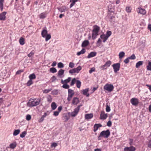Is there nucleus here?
Listing matches in <instances>:
<instances>
[{
    "label": "nucleus",
    "mask_w": 151,
    "mask_h": 151,
    "mask_svg": "<svg viewBox=\"0 0 151 151\" xmlns=\"http://www.w3.org/2000/svg\"><path fill=\"white\" fill-rule=\"evenodd\" d=\"M58 93V90L55 89L53 90L52 91V93L53 95H56Z\"/></svg>",
    "instance_id": "5fc2aeb1"
},
{
    "label": "nucleus",
    "mask_w": 151,
    "mask_h": 151,
    "mask_svg": "<svg viewBox=\"0 0 151 151\" xmlns=\"http://www.w3.org/2000/svg\"><path fill=\"white\" fill-rule=\"evenodd\" d=\"M45 37H46L45 41H47L48 40H50L51 38V35L50 34H47V35H46Z\"/></svg>",
    "instance_id": "09e8293b"
},
{
    "label": "nucleus",
    "mask_w": 151,
    "mask_h": 151,
    "mask_svg": "<svg viewBox=\"0 0 151 151\" xmlns=\"http://www.w3.org/2000/svg\"><path fill=\"white\" fill-rule=\"evenodd\" d=\"M62 87L65 89H68L69 88V85L66 83H64Z\"/></svg>",
    "instance_id": "a18cd8bd"
},
{
    "label": "nucleus",
    "mask_w": 151,
    "mask_h": 151,
    "mask_svg": "<svg viewBox=\"0 0 151 151\" xmlns=\"http://www.w3.org/2000/svg\"><path fill=\"white\" fill-rule=\"evenodd\" d=\"M71 79V78L70 77H68L67 79L65 80L64 81L62 80L61 83L63 84H64V83L67 84L70 81Z\"/></svg>",
    "instance_id": "aec40b11"
},
{
    "label": "nucleus",
    "mask_w": 151,
    "mask_h": 151,
    "mask_svg": "<svg viewBox=\"0 0 151 151\" xmlns=\"http://www.w3.org/2000/svg\"><path fill=\"white\" fill-rule=\"evenodd\" d=\"M64 70L63 69H60L58 72V75L59 76H61L64 74Z\"/></svg>",
    "instance_id": "bb28decb"
},
{
    "label": "nucleus",
    "mask_w": 151,
    "mask_h": 151,
    "mask_svg": "<svg viewBox=\"0 0 151 151\" xmlns=\"http://www.w3.org/2000/svg\"><path fill=\"white\" fill-rule=\"evenodd\" d=\"M131 10L132 8L130 6H127L126 7V11L127 12H131Z\"/></svg>",
    "instance_id": "37998d69"
},
{
    "label": "nucleus",
    "mask_w": 151,
    "mask_h": 151,
    "mask_svg": "<svg viewBox=\"0 0 151 151\" xmlns=\"http://www.w3.org/2000/svg\"><path fill=\"white\" fill-rule=\"evenodd\" d=\"M120 66V64L119 63L114 64V71L115 73L117 72L119 70Z\"/></svg>",
    "instance_id": "1a4fd4ad"
},
{
    "label": "nucleus",
    "mask_w": 151,
    "mask_h": 151,
    "mask_svg": "<svg viewBox=\"0 0 151 151\" xmlns=\"http://www.w3.org/2000/svg\"><path fill=\"white\" fill-rule=\"evenodd\" d=\"M68 96L67 98V100L68 101H70L74 95V93L73 91L71 89L68 90Z\"/></svg>",
    "instance_id": "39448f33"
},
{
    "label": "nucleus",
    "mask_w": 151,
    "mask_h": 151,
    "mask_svg": "<svg viewBox=\"0 0 151 151\" xmlns=\"http://www.w3.org/2000/svg\"><path fill=\"white\" fill-rule=\"evenodd\" d=\"M129 59L134 60L136 58V57L134 54H133L131 56L128 57Z\"/></svg>",
    "instance_id": "3c124183"
},
{
    "label": "nucleus",
    "mask_w": 151,
    "mask_h": 151,
    "mask_svg": "<svg viewBox=\"0 0 151 151\" xmlns=\"http://www.w3.org/2000/svg\"><path fill=\"white\" fill-rule=\"evenodd\" d=\"M51 90V89H45L44 90L43 93H47L49 92Z\"/></svg>",
    "instance_id": "bf43d9fd"
},
{
    "label": "nucleus",
    "mask_w": 151,
    "mask_h": 151,
    "mask_svg": "<svg viewBox=\"0 0 151 151\" xmlns=\"http://www.w3.org/2000/svg\"><path fill=\"white\" fill-rule=\"evenodd\" d=\"M113 6H112L111 5V4H109L108 6V17H110V22H112V19H113V16L111 15V13H113Z\"/></svg>",
    "instance_id": "7ed1b4c3"
},
{
    "label": "nucleus",
    "mask_w": 151,
    "mask_h": 151,
    "mask_svg": "<svg viewBox=\"0 0 151 151\" xmlns=\"http://www.w3.org/2000/svg\"><path fill=\"white\" fill-rule=\"evenodd\" d=\"M52 99L51 96L49 95L47 97V101L49 102L50 103L52 101Z\"/></svg>",
    "instance_id": "79ce46f5"
},
{
    "label": "nucleus",
    "mask_w": 151,
    "mask_h": 151,
    "mask_svg": "<svg viewBox=\"0 0 151 151\" xmlns=\"http://www.w3.org/2000/svg\"><path fill=\"white\" fill-rule=\"evenodd\" d=\"M34 54V53L33 52H31L29 53L28 54V56L29 57H31Z\"/></svg>",
    "instance_id": "69168bd1"
},
{
    "label": "nucleus",
    "mask_w": 151,
    "mask_h": 151,
    "mask_svg": "<svg viewBox=\"0 0 151 151\" xmlns=\"http://www.w3.org/2000/svg\"><path fill=\"white\" fill-rule=\"evenodd\" d=\"M69 72V73L70 74H73L75 73L74 69L70 70Z\"/></svg>",
    "instance_id": "0e129e2a"
},
{
    "label": "nucleus",
    "mask_w": 151,
    "mask_h": 151,
    "mask_svg": "<svg viewBox=\"0 0 151 151\" xmlns=\"http://www.w3.org/2000/svg\"><path fill=\"white\" fill-rule=\"evenodd\" d=\"M93 115L92 114H87L85 115V118L86 119H88L92 118Z\"/></svg>",
    "instance_id": "f3484780"
},
{
    "label": "nucleus",
    "mask_w": 151,
    "mask_h": 151,
    "mask_svg": "<svg viewBox=\"0 0 151 151\" xmlns=\"http://www.w3.org/2000/svg\"><path fill=\"white\" fill-rule=\"evenodd\" d=\"M19 42L20 45H24V39L22 37L20 38L19 40Z\"/></svg>",
    "instance_id": "c9c22d12"
},
{
    "label": "nucleus",
    "mask_w": 151,
    "mask_h": 151,
    "mask_svg": "<svg viewBox=\"0 0 151 151\" xmlns=\"http://www.w3.org/2000/svg\"><path fill=\"white\" fill-rule=\"evenodd\" d=\"M57 105L56 103L55 102L52 103L51 105L52 109L53 110L55 109L57 107Z\"/></svg>",
    "instance_id": "7c9ffc66"
},
{
    "label": "nucleus",
    "mask_w": 151,
    "mask_h": 151,
    "mask_svg": "<svg viewBox=\"0 0 151 151\" xmlns=\"http://www.w3.org/2000/svg\"><path fill=\"white\" fill-rule=\"evenodd\" d=\"M40 101L36 99H31L27 103V105L30 107L36 106L39 105Z\"/></svg>",
    "instance_id": "f257e3e1"
},
{
    "label": "nucleus",
    "mask_w": 151,
    "mask_h": 151,
    "mask_svg": "<svg viewBox=\"0 0 151 151\" xmlns=\"http://www.w3.org/2000/svg\"><path fill=\"white\" fill-rule=\"evenodd\" d=\"M69 67L72 68L74 66V63L73 62H70V63L69 65Z\"/></svg>",
    "instance_id": "603ef678"
},
{
    "label": "nucleus",
    "mask_w": 151,
    "mask_h": 151,
    "mask_svg": "<svg viewBox=\"0 0 151 151\" xmlns=\"http://www.w3.org/2000/svg\"><path fill=\"white\" fill-rule=\"evenodd\" d=\"M89 44V42L87 40H84L82 43L81 46L82 47H84L88 46Z\"/></svg>",
    "instance_id": "412c9836"
},
{
    "label": "nucleus",
    "mask_w": 151,
    "mask_h": 151,
    "mask_svg": "<svg viewBox=\"0 0 151 151\" xmlns=\"http://www.w3.org/2000/svg\"><path fill=\"white\" fill-rule=\"evenodd\" d=\"M29 78L30 80H32L35 79L36 78V76L34 73H32L29 76Z\"/></svg>",
    "instance_id": "72a5a7b5"
},
{
    "label": "nucleus",
    "mask_w": 151,
    "mask_h": 151,
    "mask_svg": "<svg viewBox=\"0 0 151 151\" xmlns=\"http://www.w3.org/2000/svg\"><path fill=\"white\" fill-rule=\"evenodd\" d=\"M59 112L58 111H55L54 112L53 115L55 116H57L59 114Z\"/></svg>",
    "instance_id": "338daca9"
},
{
    "label": "nucleus",
    "mask_w": 151,
    "mask_h": 151,
    "mask_svg": "<svg viewBox=\"0 0 151 151\" xmlns=\"http://www.w3.org/2000/svg\"><path fill=\"white\" fill-rule=\"evenodd\" d=\"M50 71L52 73H54L57 72V70L55 68L52 67L50 68Z\"/></svg>",
    "instance_id": "e433bc0d"
},
{
    "label": "nucleus",
    "mask_w": 151,
    "mask_h": 151,
    "mask_svg": "<svg viewBox=\"0 0 151 151\" xmlns=\"http://www.w3.org/2000/svg\"><path fill=\"white\" fill-rule=\"evenodd\" d=\"M4 0H0V8L1 11H2L3 8V3Z\"/></svg>",
    "instance_id": "c756f323"
},
{
    "label": "nucleus",
    "mask_w": 151,
    "mask_h": 151,
    "mask_svg": "<svg viewBox=\"0 0 151 151\" xmlns=\"http://www.w3.org/2000/svg\"><path fill=\"white\" fill-rule=\"evenodd\" d=\"M125 56V53L124 52H120L119 54V59H122Z\"/></svg>",
    "instance_id": "2f4dec72"
},
{
    "label": "nucleus",
    "mask_w": 151,
    "mask_h": 151,
    "mask_svg": "<svg viewBox=\"0 0 151 151\" xmlns=\"http://www.w3.org/2000/svg\"><path fill=\"white\" fill-rule=\"evenodd\" d=\"M56 79V77L55 76H53L52 78V82H54Z\"/></svg>",
    "instance_id": "774afa93"
},
{
    "label": "nucleus",
    "mask_w": 151,
    "mask_h": 151,
    "mask_svg": "<svg viewBox=\"0 0 151 151\" xmlns=\"http://www.w3.org/2000/svg\"><path fill=\"white\" fill-rule=\"evenodd\" d=\"M143 62L142 61H139L137 62L136 65V67L138 68L139 66L142 65L143 63Z\"/></svg>",
    "instance_id": "a878e982"
},
{
    "label": "nucleus",
    "mask_w": 151,
    "mask_h": 151,
    "mask_svg": "<svg viewBox=\"0 0 151 151\" xmlns=\"http://www.w3.org/2000/svg\"><path fill=\"white\" fill-rule=\"evenodd\" d=\"M33 81L32 80H30L27 83V86H29L33 84Z\"/></svg>",
    "instance_id": "de8ad7c7"
},
{
    "label": "nucleus",
    "mask_w": 151,
    "mask_h": 151,
    "mask_svg": "<svg viewBox=\"0 0 151 151\" xmlns=\"http://www.w3.org/2000/svg\"><path fill=\"white\" fill-rule=\"evenodd\" d=\"M110 111V107L108 105H106V111L107 112H109Z\"/></svg>",
    "instance_id": "680f3d73"
},
{
    "label": "nucleus",
    "mask_w": 151,
    "mask_h": 151,
    "mask_svg": "<svg viewBox=\"0 0 151 151\" xmlns=\"http://www.w3.org/2000/svg\"><path fill=\"white\" fill-rule=\"evenodd\" d=\"M130 101L132 104L134 106H137L139 103V101L137 99L135 98H132Z\"/></svg>",
    "instance_id": "6e6552de"
},
{
    "label": "nucleus",
    "mask_w": 151,
    "mask_h": 151,
    "mask_svg": "<svg viewBox=\"0 0 151 151\" xmlns=\"http://www.w3.org/2000/svg\"><path fill=\"white\" fill-rule=\"evenodd\" d=\"M136 150L135 147L131 146L129 147H125L124 149V151H135Z\"/></svg>",
    "instance_id": "9d476101"
},
{
    "label": "nucleus",
    "mask_w": 151,
    "mask_h": 151,
    "mask_svg": "<svg viewBox=\"0 0 151 151\" xmlns=\"http://www.w3.org/2000/svg\"><path fill=\"white\" fill-rule=\"evenodd\" d=\"M101 135H102V137H104L105 138H107L110 135V132L109 130L103 131L101 132Z\"/></svg>",
    "instance_id": "423d86ee"
},
{
    "label": "nucleus",
    "mask_w": 151,
    "mask_h": 151,
    "mask_svg": "<svg viewBox=\"0 0 151 151\" xmlns=\"http://www.w3.org/2000/svg\"><path fill=\"white\" fill-rule=\"evenodd\" d=\"M100 37L102 39H103V42H105L108 38L104 34L101 35L100 36Z\"/></svg>",
    "instance_id": "b1692460"
},
{
    "label": "nucleus",
    "mask_w": 151,
    "mask_h": 151,
    "mask_svg": "<svg viewBox=\"0 0 151 151\" xmlns=\"http://www.w3.org/2000/svg\"><path fill=\"white\" fill-rule=\"evenodd\" d=\"M27 132L25 131H24L21 134H20V137L22 138H23L25 136Z\"/></svg>",
    "instance_id": "49530a36"
},
{
    "label": "nucleus",
    "mask_w": 151,
    "mask_h": 151,
    "mask_svg": "<svg viewBox=\"0 0 151 151\" xmlns=\"http://www.w3.org/2000/svg\"><path fill=\"white\" fill-rule=\"evenodd\" d=\"M57 9L60 12H65L66 9V7L65 6H63L61 7H58Z\"/></svg>",
    "instance_id": "6ab92c4d"
},
{
    "label": "nucleus",
    "mask_w": 151,
    "mask_h": 151,
    "mask_svg": "<svg viewBox=\"0 0 151 151\" xmlns=\"http://www.w3.org/2000/svg\"><path fill=\"white\" fill-rule=\"evenodd\" d=\"M100 37L102 39H103V42H105L108 38L104 34L101 35L100 36Z\"/></svg>",
    "instance_id": "393cba45"
},
{
    "label": "nucleus",
    "mask_w": 151,
    "mask_h": 151,
    "mask_svg": "<svg viewBox=\"0 0 151 151\" xmlns=\"http://www.w3.org/2000/svg\"><path fill=\"white\" fill-rule=\"evenodd\" d=\"M102 127V125L100 124H96L93 126V131L96 132L98 130L99 128Z\"/></svg>",
    "instance_id": "4468645a"
},
{
    "label": "nucleus",
    "mask_w": 151,
    "mask_h": 151,
    "mask_svg": "<svg viewBox=\"0 0 151 151\" xmlns=\"http://www.w3.org/2000/svg\"><path fill=\"white\" fill-rule=\"evenodd\" d=\"M85 52V49L84 48H83L80 51L78 52L77 53V55H79L81 54H83Z\"/></svg>",
    "instance_id": "473e14b6"
},
{
    "label": "nucleus",
    "mask_w": 151,
    "mask_h": 151,
    "mask_svg": "<svg viewBox=\"0 0 151 151\" xmlns=\"http://www.w3.org/2000/svg\"><path fill=\"white\" fill-rule=\"evenodd\" d=\"M111 64V62L110 61H108L106 62L105 64L103 66H102L101 68L103 70L106 69V68L109 67Z\"/></svg>",
    "instance_id": "f8f14e48"
},
{
    "label": "nucleus",
    "mask_w": 151,
    "mask_h": 151,
    "mask_svg": "<svg viewBox=\"0 0 151 151\" xmlns=\"http://www.w3.org/2000/svg\"><path fill=\"white\" fill-rule=\"evenodd\" d=\"M95 70V68L94 67L92 68H91L90 70H89V73H91L93 72Z\"/></svg>",
    "instance_id": "4d7b16f0"
},
{
    "label": "nucleus",
    "mask_w": 151,
    "mask_h": 151,
    "mask_svg": "<svg viewBox=\"0 0 151 151\" xmlns=\"http://www.w3.org/2000/svg\"><path fill=\"white\" fill-rule=\"evenodd\" d=\"M77 80L75 78H74L72 80L70 83V85L71 86H73L75 83L76 82Z\"/></svg>",
    "instance_id": "a19ab883"
},
{
    "label": "nucleus",
    "mask_w": 151,
    "mask_h": 151,
    "mask_svg": "<svg viewBox=\"0 0 151 151\" xmlns=\"http://www.w3.org/2000/svg\"><path fill=\"white\" fill-rule=\"evenodd\" d=\"M20 132V130L19 129L15 130L13 132V135L16 136L19 134Z\"/></svg>",
    "instance_id": "4c0bfd02"
},
{
    "label": "nucleus",
    "mask_w": 151,
    "mask_h": 151,
    "mask_svg": "<svg viewBox=\"0 0 151 151\" xmlns=\"http://www.w3.org/2000/svg\"><path fill=\"white\" fill-rule=\"evenodd\" d=\"M129 144L130 146H132L133 144V140L132 139H129Z\"/></svg>",
    "instance_id": "052dcab7"
},
{
    "label": "nucleus",
    "mask_w": 151,
    "mask_h": 151,
    "mask_svg": "<svg viewBox=\"0 0 151 151\" xmlns=\"http://www.w3.org/2000/svg\"><path fill=\"white\" fill-rule=\"evenodd\" d=\"M69 119V117L68 116L66 115L63 116V120L65 122H67Z\"/></svg>",
    "instance_id": "f704fd0d"
},
{
    "label": "nucleus",
    "mask_w": 151,
    "mask_h": 151,
    "mask_svg": "<svg viewBox=\"0 0 151 151\" xmlns=\"http://www.w3.org/2000/svg\"><path fill=\"white\" fill-rule=\"evenodd\" d=\"M79 111L77 109L75 108L74 111L72 112L71 114V115L72 117H75L76 116V115L78 114Z\"/></svg>",
    "instance_id": "a211bd4d"
},
{
    "label": "nucleus",
    "mask_w": 151,
    "mask_h": 151,
    "mask_svg": "<svg viewBox=\"0 0 151 151\" xmlns=\"http://www.w3.org/2000/svg\"><path fill=\"white\" fill-rule=\"evenodd\" d=\"M31 116L29 114H28L26 116V119L28 121L30 120L31 119Z\"/></svg>",
    "instance_id": "6e6d98bb"
},
{
    "label": "nucleus",
    "mask_w": 151,
    "mask_h": 151,
    "mask_svg": "<svg viewBox=\"0 0 151 151\" xmlns=\"http://www.w3.org/2000/svg\"><path fill=\"white\" fill-rule=\"evenodd\" d=\"M58 67L59 68H62L64 67V65L62 63L60 62L58 64Z\"/></svg>",
    "instance_id": "8fccbe9b"
},
{
    "label": "nucleus",
    "mask_w": 151,
    "mask_h": 151,
    "mask_svg": "<svg viewBox=\"0 0 151 151\" xmlns=\"http://www.w3.org/2000/svg\"><path fill=\"white\" fill-rule=\"evenodd\" d=\"M146 68L147 70L151 71V62L150 61H148V65Z\"/></svg>",
    "instance_id": "c85d7f7f"
},
{
    "label": "nucleus",
    "mask_w": 151,
    "mask_h": 151,
    "mask_svg": "<svg viewBox=\"0 0 151 151\" xmlns=\"http://www.w3.org/2000/svg\"><path fill=\"white\" fill-rule=\"evenodd\" d=\"M104 90L110 92L113 89V86L112 84H107L104 86Z\"/></svg>",
    "instance_id": "20e7f679"
},
{
    "label": "nucleus",
    "mask_w": 151,
    "mask_h": 151,
    "mask_svg": "<svg viewBox=\"0 0 151 151\" xmlns=\"http://www.w3.org/2000/svg\"><path fill=\"white\" fill-rule=\"evenodd\" d=\"M129 58L128 57V58H127L126 59L124 60V62L126 63V64H127L129 62Z\"/></svg>",
    "instance_id": "13d9d810"
},
{
    "label": "nucleus",
    "mask_w": 151,
    "mask_h": 151,
    "mask_svg": "<svg viewBox=\"0 0 151 151\" xmlns=\"http://www.w3.org/2000/svg\"><path fill=\"white\" fill-rule=\"evenodd\" d=\"M137 9L138 10H137V12L139 14L143 15H145L146 14V11L145 9L141 7H138Z\"/></svg>",
    "instance_id": "0eeeda50"
},
{
    "label": "nucleus",
    "mask_w": 151,
    "mask_h": 151,
    "mask_svg": "<svg viewBox=\"0 0 151 151\" xmlns=\"http://www.w3.org/2000/svg\"><path fill=\"white\" fill-rule=\"evenodd\" d=\"M81 85V82L79 80H77L76 81V86L78 88H80Z\"/></svg>",
    "instance_id": "58836bf2"
},
{
    "label": "nucleus",
    "mask_w": 151,
    "mask_h": 151,
    "mask_svg": "<svg viewBox=\"0 0 151 151\" xmlns=\"http://www.w3.org/2000/svg\"><path fill=\"white\" fill-rule=\"evenodd\" d=\"M57 145H58V144L57 143H55V142H54V143H52V144L51 145V147H55L57 146Z\"/></svg>",
    "instance_id": "e2e57ef3"
},
{
    "label": "nucleus",
    "mask_w": 151,
    "mask_h": 151,
    "mask_svg": "<svg viewBox=\"0 0 151 151\" xmlns=\"http://www.w3.org/2000/svg\"><path fill=\"white\" fill-rule=\"evenodd\" d=\"M111 34V32L110 31H107L105 35L108 38Z\"/></svg>",
    "instance_id": "c03bdc74"
},
{
    "label": "nucleus",
    "mask_w": 151,
    "mask_h": 151,
    "mask_svg": "<svg viewBox=\"0 0 151 151\" xmlns=\"http://www.w3.org/2000/svg\"><path fill=\"white\" fill-rule=\"evenodd\" d=\"M100 27L96 25L92 30V38L93 40L95 39L97 36L100 30Z\"/></svg>",
    "instance_id": "f03ea898"
},
{
    "label": "nucleus",
    "mask_w": 151,
    "mask_h": 151,
    "mask_svg": "<svg viewBox=\"0 0 151 151\" xmlns=\"http://www.w3.org/2000/svg\"><path fill=\"white\" fill-rule=\"evenodd\" d=\"M46 17V15L43 13H41L40 15V18L41 19H44Z\"/></svg>",
    "instance_id": "864d4df0"
},
{
    "label": "nucleus",
    "mask_w": 151,
    "mask_h": 151,
    "mask_svg": "<svg viewBox=\"0 0 151 151\" xmlns=\"http://www.w3.org/2000/svg\"><path fill=\"white\" fill-rule=\"evenodd\" d=\"M75 73H78L79 71L81 70L82 68L80 66H79L76 68H74Z\"/></svg>",
    "instance_id": "cd10ccee"
},
{
    "label": "nucleus",
    "mask_w": 151,
    "mask_h": 151,
    "mask_svg": "<svg viewBox=\"0 0 151 151\" xmlns=\"http://www.w3.org/2000/svg\"><path fill=\"white\" fill-rule=\"evenodd\" d=\"M47 35V31L46 29H43L42 31L41 35L43 37H45L46 35Z\"/></svg>",
    "instance_id": "5701e85b"
},
{
    "label": "nucleus",
    "mask_w": 151,
    "mask_h": 151,
    "mask_svg": "<svg viewBox=\"0 0 151 151\" xmlns=\"http://www.w3.org/2000/svg\"><path fill=\"white\" fill-rule=\"evenodd\" d=\"M96 52H91L88 54L87 57L88 58H90L94 57L96 55Z\"/></svg>",
    "instance_id": "4be33fe9"
},
{
    "label": "nucleus",
    "mask_w": 151,
    "mask_h": 151,
    "mask_svg": "<svg viewBox=\"0 0 151 151\" xmlns=\"http://www.w3.org/2000/svg\"><path fill=\"white\" fill-rule=\"evenodd\" d=\"M89 91V88H87L85 89H83L82 90L83 94L85 96H86L87 97H88L89 96V94L88 93Z\"/></svg>",
    "instance_id": "ddd939ff"
},
{
    "label": "nucleus",
    "mask_w": 151,
    "mask_h": 151,
    "mask_svg": "<svg viewBox=\"0 0 151 151\" xmlns=\"http://www.w3.org/2000/svg\"><path fill=\"white\" fill-rule=\"evenodd\" d=\"M79 102L78 98L77 97L74 98L72 100V104L74 105H77Z\"/></svg>",
    "instance_id": "2eb2a0df"
},
{
    "label": "nucleus",
    "mask_w": 151,
    "mask_h": 151,
    "mask_svg": "<svg viewBox=\"0 0 151 151\" xmlns=\"http://www.w3.org/2000/svg\"><path fill=\"white\" fill-rule=\"evenodd\" d=\"M6 13V12H4L0 14V20H5L6 18L5 15Z\"/></svg>",
    "instance_id": "dca6fc26"
},
{
    "label": "nucleus",
    "mask_w": 151,
    "mask_h": 151,
    "mask_svg": "<svg viewBox=\"0 0 151 151\" xmlns=\"http://www.w3.org/2000/svg\"><path fill=\"white\" fill-rule=\"evenodd\" d=\"M16 143H12L10 145V148L13 149L16 147Z\"/></svg>",
    "instance_id": "ea45409f"
},
{
    "label": "nucleus",
    "mask_w": 151,
    "mask_h": 151,
    "mask_svg": "<svg viewBox=\"0 0 151 151\" xmlns=\"http://www.w3.org/2000/svg\"><path fill=\"white\" fill-rule=\"evenodd\" d=\"M107 117V114H105L104 111H102L100 114V119H105Z\"/></svg>",
    "instance_id": "9b49d317"
}]
</instances>
